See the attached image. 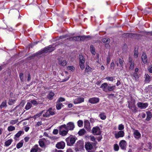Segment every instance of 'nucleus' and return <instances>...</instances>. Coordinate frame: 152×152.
I'll list each match as a JSON object with an SVG mask.
<instances>
[{
  "mask_svg": "<svg viewBox=\"0 0 152 152\" xmlns=\"http://www.w3.org/2000/svg\"><path fill=\"white\" fill-rule=\"evenodd\" d=\"M55 49V48L54 47H53L51 45H49L48 46L45 47L43 49L39 51L41 55L44 53L51 52L54 50Z\"/></svg>",
  "mask_w": 152,
  "mask_h": 152,
  "instance_id": "obj_1",
  "label": "nucleus"
},
{
  "mask_svg": "<svg viewBox=\"0 0 152 152\" xmlns=\"http://www.w3.org/2000/svg\"><path fill=\"white\" fill-rule=\"evenodd\" d=\"M62 127H64L66 130H72L75 128V125L73 122H69L67 125L64 124L61 125Z\"/></svg>",
  "mask_w": 152,
  "mask_h": 152,
  "instance_id": "obj_2",
  "label": "nucleus"
},
{
  "mask_svg": "<svg viewBox=\"0 0 152 152\" xmlns=\"http://www.w3.org/2000/svg\"><path fill=\"white\" fill-rule=\"evenodd\" d=\"M68 145L71 146L75 142L76 139L75 138L71 137H70L67 138L66 140Z\"/></svg>",
  "mask_w": 152,
  "mask_h": 152,
  "instance_id": "obj_3",
  "label": "nucleus"
},
{
  "mask_svg": "<svg viewBox=\"0 0 152 152\" xmlns=\"http://www.w3.org/2000/svg\"><path fill=\"white\" fill-rule=\"evenodd\" d=\"M79 64L80 67L82 69H84V58L81 55H79Z\"/></svg>",
  "mask_w": 152,
  "mask_h": 152,
  "instance_id": "obj_4",
  "label": "nucleus"
},
{
  "mask_svg": "<svg viewBox=\"0 0 152 152\" xmlns=\"http://www.w3.org/2000/svg\"><path fill=\"white\" fill-rule=\"evenodd\" d=\"M92 132L94 135H100L101 134V131L99 127L96 126L93 128Z\"/></svg>",
  "mask_w": 152,
  "mask_h": 152,
  "instance_id": "obj_5",
  "label": "nucleus"
},
{
  "mask_svg": "<svg viewBox=\"0 0 152 152\" xmlns=\"http://www.w3.org/2000/svg\"><path fill=\"white\" fill-rule=\"evenodd\" d=\"M64 127L61 126V125L59 127V134L62 136H65L67 134L68 130H65Z\"/></svg>",
  "mask_w": 152,
  "mask_h": 152,
  "instance_id": "obj_6",
  "label": "nucleus"
},
{
  "mask_svg": "<svg viewBox=\"0 0 152 152\" xmlns=\"http://www.w3.org/2000/svg\"><path fill=\"white\" fill-rule=\"evenodd\" d=\"M138 107L141 109H145L146 108L148 105V103H144L142 102H138L137 104Z\"/></svg>",
  "mask_w": 152,
  "mask_h": 152,
  "instance_id": "obj_7",
  "label": "nucleus"
},
{
  "mask_svg": "<svg viewBox=\"0 0 152 152\" xmlns=\"http://www.w3.org/2000/svg\"><path fill=\"white\" fill-rule=\"evenodd\" d=\"M99 101V99L97 98H91L89 99L88 102L91 104H95Z\"/></svg>",
  "mask_w": 152,
  "mask_h": 152,
  "instance_id": "obj_8",
  "label": "nucleus"
},
{
  "mask_svg": "<svg viewBox=\"0 0 152 152\" xmlns=\"http://www.w3.org/2000/svg\"><path fill=\"white\" fill-rule=\"evenodd\" d=\"M65 146V143L64 142H58L56 145V147L58 149H63Z\"/></svg>",
  "mask_w": 152,
  "mask_h": 152,
  "instance_id": "obj_9",
  "label": "nucleus"
},
{
  "mask_svg": "<svg viewBox=\"0 0 152 152\" xmlns=\"http://www.w3.org/2000/svg\"><path fill=\"white\" fill-rule=\"evenodd\" d=\"M58 64L60 65L65 66L66 65L67 62L65 60L63 59L62 58H58Z\"/></svg>",
  "mask_w": 152,
  "mask_h": 152,
  "instance_id": "obj_10",
  "label": "nucleus"
},
{
  "mask_svg": "<svg viewBox=\"0 0 152 152\" xmlns=\"http://www.w3.org/2000/svg\"><path fill=\"white\" fill-rule=\"evenodd\" d=\"M124 133L123 131H121L118 132V133L115 134V137L118 138L120 137H123L124 135Z\"/></svg>",
  "mask_w": 152,
  "mask_h": 152,
  "instance_id": "obj_11",
  "label": "nucleus"
},
{
  "mask_svg": "<svg viewBox=\"0 0 152 152\" xmlns=\"http://www.w3.org/2000/svg\"><path fill=\"white\" fill-rule=\"evenodd\" d=\"M84 99L83 98L78 97L74 101V103L75 104H77L83 102Z\"/></svg>",
  "mask_w": 152,
  "mask_h": 152,
  "instance_id": "obj_12",
  "label": "nucleus"
},
{
  "mask_svg": "<svg viewBox=\"0 0 152 152\" xmlns=\"http://www.w3.org/2000/svg\"><path fill=\"white\" fill-rule=\"evenodd\" d=\"M41 54H40L39 51L38 52L34 54H33L31 56L28 58H27L28 60H30L34 58L36 56L37 57H38Z\"/></svg>",
  "mask_w": 152,
  "mask_h": 152,
  "instance_id": "obj_13",
  "label": "nucleus"
},
{
  "mask_svg": "<svg viewBox=\"0 0 152 152\" xmlns=\"http://www.w3.org/2000/svg\"><path fill=\"white\" fill-rule=\"evenodd\" d=\"M102 41L104 43H105V47L107 48L109 47V43L110 42V39L109 38H103L102 40Z\"/></svg>",
  "mask_w": 152,
  "mask_h": 152,
  "instance_id": "obj_14",
  "label": "nucleus"
},
{
  "mask_svg": "<svg viewBox=\"0 0 152 152\" xmlns=\"http://www.w3.org/2000/svg\"><path fill=\"white\" fill-rule=\"evenodd\" d=\"M126 144V142L124 140H121L119 143L120 146L122 149H125Z\"/></svg>",
  "mask_w": 152,
  "mask_h": 152,
  "instance_id": "obj_15",
  "label": "nucleus"
},
{
  "mask_svg": "<svg viewBox=\"0 0 152 152\" xmlns=\"http://www.w3.org/2000/svg\"><path fill=\"white\" fill-rule=\"evenodd\" d=\"M84 143L81 140H79L77 142V147L79 148H82L83 147Z\"/></svg>",
  "mask_w": 152,
  "mask_h": 152,
  "instance_id": "obj_16",
  "label": "nucleus"
},
{
  "mask_svg": "<svg viewBox=\"0 0 152 152\" xmlns=\"http://www.w3.org/2000/svg\"><path fill=\"white\" fill-rule=\"evenodd\" d=\"M118 63H117V65L118 66L119 64V66L123 67L124 64V61L123 59L119 58L118 60Z\"/></svg>",
  "mask_w": 152,
  "mask_h": 152,
  "instance_id": "obj_17",
  "label": "nucleus"
},
{
  "mask_svg": "<svg viewBox=\"0 0 152 152\" xmlns=\"http://www.w3.org/2000/svg\"><path fill=\"white\" fill-rule=\"evenodd\" d=\"M51 110H52V108H50L48 110H46L45 112H45H44V113H45V114H44L43 115V117H49L50 116L49 111Z\"/></svg>",
  "mask_w": 152,
  "mask_h": 152,
  "instance_id": "obj_18",
  "label": "nucleus"
},
{
  "mask_svg": "<svg viewBox=\"0 0 152 152\" xmlns=\"http://www.w3.org/2000/svg\"><path fill=\"white\" fill-rule=\"evenodd\" d=\"M84 123L85 128L87 130H89L90 127V124L89 121L88 120H86L84 121Z\"/></svg>",
  "mask_w": 152,
  "mask_h": 152,
  "instance_id": "obj_19",
  "label": "nucleus"
},
{
  "mask_svg": "<svg viewBox=\"0 0 152 152\" xmlns=\"http://www.w3.org/2000/svg\"><path fill=\"white\" fill-rule=\"evenodd\" d=\"M141 58L142 61L144 64H146L147 62V58L146 55L145 53H143L142 56Z\"/></svg>",
  "mask_w": 152,
  "mask_h": 152,
  "instance_id": "obj_20",
  "label": "nucleus"
},
{
  "mask_svg": "<svg viewBox=\"0 0 152 152\" xmlns=\"http://www.w3.org/2000/svg\"><path fill=\"white\" fill-rule=\"evenodd\" d=\"M108 84L107 83H104L102 84L100 87L102 88V90L104 91L107 92V89Z\"/></svg>",
  "mask_w": 152,
  "mask_h": 152,
  "instance_id": "obj_21",
  "label": "nucleus"
},
{
  "mask_svg": "<svg viewBox=\"0 0 152 152\" xmlns=\"http://www.w3.org/2000/svg\"><path fill=\"white\" fill-rule=\"evenodd\" d=\"M135 35H137L136 34H124L123 35V37H129L132 38L134 37V36Z\"/></svg>",
  "mask_w": 152,
  "mask_h": 152,
  "instance_id": "obj_22",
  "label": "nucleus"
},
{
  "mask_svg": "<svg viewBox=\"0 0 152 152\" xmlns=\"http://www.w3.org/2000/svg\"><path fill=\"white\" fill-rule=\"evenodd\" d=\"M44 112H45V110H43L40 113H38L36 114L35 115H34L33 117V118L34 119H36V118L40 117L42 115V114L43 113H44Z\"/></svg>",
  "mask_w": 152,
  "mask_h": 152,
  "instance_id": "obj_23",
  "label": "nucleus"
},
{
  "mask_svg": "<svg viewBox=\"0 0 152 152\" xmlns=\"http://www.w3.org/2000/svg\"><path fill=\"white\" fill-rule=\"evenodd\" d=\"M85 148L87 150L90 149H92L93 148L92 145L89 143H88L85 145Z\"/></svg>",
  "mask_w": 152,
  "mask_h": 152,
  "instance_id": "obj_24",
  "label": "nucleus"
},
{
  "mask_svg": "<svg viewBox=\"0 0 152 152\" xmlns=\"http://www.w3.org/2000/svg\"><path fill=\"white\" fill-rule=\"evenodd\" d=\"M116 88L115 86H109L108 85L107 87V92L108 91H113Z\"/></svg>",
  "mask_w": 152,
  "mask_h": 152,
  "instance_id": "obj_25",
  "label": "nucleus"
},
{
  "mask_svg": "<svg viewBox=\"0 0 152 152\" xmlns=\"http://www.w3.org/2000/svg\"><path fill=\"white\" fill-rule=\"evenodd\" d=\"M24 133V132L22 131H20L18 132L15 135V137L14 139L15 140H17V139H16V137L18 138L19 137L21 134H23Z\"/></svg>",
  "mask_w": 152,
  "mask_h": 152,
  "instance_id": "obj_26",
  "label": "nucleus"
},
{
  "mask_svg": "<svg viewBox=\"0 0 152 152\" xmlns=\"http://www.w3.org/2000/svg\"><path fill=\"white\" fill-rule=\"evenodd\" d=\"M44 140H45L44 139H42L40 140L39 141V145L41 147H43L45 145V142Z\"/></svg>",
  "mask_w": 152,
  "mask_h": 152,
  "instance_id": "obj_27",
  "label": "nucleus"
},
{
  "mask_svg": "<svg viewBox=\"0 0 152 152\" xmlns=\"http://www.w3.org/2000/svg\"><path fill=\"white\" fill-rule=\"evenodd\" d=\"M90 50L91 52L93 55H95L96 54L95 49L92 45H91L90 46Z\"/></svg>",
  "mask_w": 152,
  "mask_h": 152,
  "instance_id": "obj_28",
  "label": "nucleus"
},
{
  "mask_svg": "<svg viewBox=\"0 0 152 152\" xmlns=\"http://www.w3.org/2000/svg\"><path fill=\"white\" fill-rule=\"evenodd\" d=\"M79 37V41H83L86 38H90V36H78Z\"/></svg>",
  "mask_w": 152,
  "mask_h": 152,
  "instance_id": "obj_29",
  "label": "nucleus"
},
{
  "mask_svg": "<svg viewBox=\"0 0 152 152\" xmlns=\"http://www.w3.org/2000/svg\"><path fill=\"white\" fill-rule=\"evenodd\" d=\"M135 137L136 138H138L140 136V134L137 130H135L134 132Z\"/></svg>",
  "mask_w": 152,
  "mask_h": 152,
  "instance_id": "obj_30",
  "label": "nucleus"
},
{
  "mask_svg": "<svg viewBox=\"0 0 152 152\" xmlns=\"http://www.w3.org/2000/svg\"><path fill=\"white\" fill-rule=\"evenodd\" d=\"M7 107V102L6 100L4 101L0 105V109H1L4 107Z\"/></svg>",
  "mask_w": 152,
  "mask_h": 152,
  "instance_id": "obj_31",
  "label": "nucleus"
},
{
  "mask_svg": "<svg viewBox=\"0 0 152 152\" xmlns=\"http://www.w3.org/2000/svg\"><path fill=\"white\" fill-rule=\"evenodd\" d=\"M147 117L146 120L147 121H149L151 117V113L149 112H147Z\"/></svg>",
  "mask_w": 152,
  "mask_h": 152,
  "instance_id": "obj_32",
  "label": "nucleus"
},
{
  "mask_svg": "<svg viewBox=\"0 0 152 152\" xmlns=\"http://www.w3.org/2000/svg\"><path fill=\"white\" fill-rule=\"evenodd\" d=\"M86 132L85 129H82L80 130L78 132V134L79 135L82 136L83 135L86 133Z\"/></svg>",
  "mask_w": 152,
  "mask_h": 152,
  "instance_id": "obj_33",
  "label": "nucleus"
},
{
  "mask_svg": "<svg viewBox=\"0 0 152 152\" xmlns=\"http://www.w3.org/2000/svg\"><path fill=\"white\" fill-rule=\"evenodd\" d=\"M62 106V104L59 102H57L56 107L58 110H60L61 109Z\"/></svg>",
  "mask_w": 152,
  "mask_h": 152,
  "instance_id": "obj_34",
  "label": "nucleus"
},
{
  "mask_svg": "<svg viewBox=\"0 0 152 152\" xmlns=\"http://www.w3.org/2000/svg\"><path fill=\"white\" fill-rule=\"evenodd\" d=\"M131 75L132 77H133L134 78V79L135 80H138L139 77L138 75L136 73H134L133 74H131Z\"/></svg>",
  "mask_w": 152,
  "mask_h": 152,
  "instance_id": "obj_35",
  "label": "nucleus"
},
{
  "mask_svg": "<svg viewBox=\"0 0 152 152\" xmlns=\"http://www.w3.org/2000/svg\"><path fill=\"white\" fill-rule=\"evenodd\" d=\"M54 93L52 92H50L49 94L48 95V98L49 99H52L53 98V97L54 96Z\"/></svg>",
  "mask_w": 152,
  "mask_h": 152,
  "instance_id": "obj_36",
  "label": "nucleus"
},
{
  "mask_svg": "<svg viewBox=\"0 0 152 152\" xmlns=\"http://www.w3.org/2000/svg\"><path fill=\"white\" fill-rule=\"evenodd\" d=\"M12 141V139H10L6 141L5 143V145L6 146H8L10 145Z\"/></svg>",
  "mask_w": 152,
  "mask_h": 152,
  "instance_id": "obj_37",
  "label": "nucleus"
},
{
  "mask_svg": "<svg viewBox=\"0 0 152 152\" xmlns=\"http://www.w3.org/2000/svg\"><path fill=\"white\" fill-rule=\"evenodd\" d=\"M38 145H35L34 146V148H32L30 152H37L38 151Z\"/></svg>",
  "mask_w": 152,
  "mask_h": 152,
  "instance_id": "obj_38",
  "label": "nucleus"
},
{
  "mask_svg": "<svg viewBox=\"0 0 152 152\" xmlns=\"http://www.w3.org/2000/svg\"><path fill=\"white\" fill-rule=\"evenodd\" d=\"M99 116L102 120H104L106 118V116L105 115L104 113H102L99 115Z\"/></svg>",
  "mask_w": 152,
  "mask_h": 152,
  "instance_id": "obj_39",
  "label": "nucleus"
},
{
  "mask_svg": "<svg viewBox=\"0 0 152 152\" xmlns=\"http://www.w3.org/2000/svg\"><path fill=\"white\" fill-rule=\"evenodd\" d=\"M145 81L147 82H149L150 81V77L148 74L145 75Z\"/></svg>",
  "mask_w": 152,
  "mask_h": 152,
  "instance_id": "obj_40",
  "label": "nucleus"
},
{
  "mask_svg": "<svg viewBox=\"0 0 152 152\" xmlns=\"http://www.w3.org/2000/svg\"><path fill=\"white\" fill-rule=\"evenodd\" d=\"M18 119H17L15 120H12L10 121V123L12 125L15 124L18 122Z\"/></svg>",
  "mask_w": 152,
  "mask_h": 152,
  "instance_id": "obj_41",
  "label": "nucleus"
},
{
  "mask_svg": "<svg viewBox=\"0 0 152 152\" xmlns=\"http://www.w3.org/2000/svg\"><path fill=\"white\" fill-rule=\"evenodd\" d=\"M7 129L9 132L12 131L15 129V128L14 126H10L8 127Z\"/></svg>",
  "mask_w": 152,
  "mask_h": 152,
  "instance_id": "obj_42",
  "label": "nucleus"
},
{
  "mask_svg": "<svg viewBox=\"0 0 152 152\" xmlns=\"http://www.w3.org/2000/svg\"><path fill=\"white\" fill-rule=\"evenodd\" d=\"M31 104L29 103L28 102L26 107V109L27 110L29 109L31 107Z\"/></svg>",
  "mask_w": 152,
  "mask_h": 152,
  "instance_id": "obj_43",
  "label": "nucleus"
},
{
  "mask_svg": "<svg viewBox=\"0 0 152 152\" xmlns=\"http://www.w3.org/2000/svg\"><path fill=\"white\" fill-rule=\"evenodd\" d=\"M91 68L89 66H86V69L85 70V71L86 72H88L91 71Z\"/></svg>",
  "mask_w": 152,
  "mask_h": 152,
  "instance_id": "obj_44",
  "label": "nucleus"
},
{
  "mask_svg": "<svg viewBox=\"0 0 152 152\" xmlns=\"http://www.w3.org/2000/svg\"><path fill=\"white\" fill-rule=\"evenodd\" d=\"M15 101V100L10 99L9 100L8 104L10 105H12L14 103Z\"/></svg>",
  "mask_w": 152,
  "mask_h": 152,
  "instance_id": "obj_45",
  "label": "nucleus"
},
{
  "mask_svg": "<svg viewBox=\"0 0 152 152\" xmlns=\"http://www.w3.org/2000/svg\"><path fill=\"white\" fill-rule=\"evenodd\" d=\"M124 128V126L123 125L121 124L119 125L118 126V129L119 130L122 131Z\"/></svg>",
  "mask_w": 152,
  "mask_h": 152,
  "instance_id": "obj_46",
  "label": "nucleus"
},
{
  "mask_svg": "<svg viewBox=\"0 0 152 152\" xmlns=\"http://www.w3.org/2000/svg\"><path fill=\"white\" fill-rule=\"evenodd\" d=\"M23 145V142H20L18 143L17 145V148H19L22 147Z\"/></svg>",
  "mask_w": 152,
  "mask_h": 152,
  "instance_id": "obj_47",
  "label": "nucleus"
},
{
  "mask_svg": "<svg viewBox=\"0 0 152 152\" xmlns=\"http://www.w3.org/2000/svg\"><path fill=\"white\" fill-rule=\"evenodd\" d=\"M73 37V41H79V39L78 36L74 37Z\"/></svg>",
  "mask_w": 152,
  "mask_h": 152,
  "instance_id": "obj_48",
  "label": "nucleus"
},
{
  "mask_svg": "<svg viewBox=\"0 0 152 152\" xmlns=\"http://www.w3.org/2000/svg\"><path fill=\"white\" fill-rule=\"evenodd\" d=\"M31 103L34 105H37L38 104V103L35 100H33L31 101Z\"/></svg>",
  "mask_w": 152,
  "mask_h": 152,
  "instance_id": "obj_49",
  "label": "nucleus"
},
{
  "mask_svg": "<svg viewBox=\"0 0 152 152\" xmlns=\"http://www.w3.org/2000/svg\"><path fill=\"white\" fill-rule=\"evenodd\" d=\"M119 147L117 144H115L114 145V149L115 151H118L119 150Z\"/></svg>",
  "mask_w": 152,
  "mask_h": 152,
  "instance_id": "obj_50",
  "label": "nucleus"
},
{
  "mask_svg": "<svg viewBox=\"0 0 152 152\" xmlns=\"http://www.w3.org/2000/svg\"><path fill=\"white\" fill-rule=\"evenodd\" d=\"M19 77L21 81L23 82V74L22 73L20 74Z\"/></svg>",
  "mask_w": 152,
  "mask_h": 152,
  "instance_id": "obj_51",
  "label": "nucleus"
},
{
  "mask_svg": "<svg viewBox=\"0 0 152 152\" xmlns=\"http://www.w3.org/2000/svg\"><path fill=\"white\" fill-rule=\"evenodd\" d=\"M105 79L110 81H113V77H106Z\"/></svg>",
  "mask_w": 152,
  "mask_h": 152,
  "instance_id": "obj_52",
  "label": "nucleus"
},
{
  "mask_svg": "<svg viewBox=\"0 0 152 152\" xmlns=\"http://www.w3.org/2000/svg\"><path fill=\"white\" fill-rule=\"evenodd\" d=\"M78 125L79 127H81L83 124V122L81 120H79L77 122Z\"/></svg>",
  "mask_w": 152,
  "mask_h": 152,
  "instance_id": "obj_53",
  "label": "nucleus"
},
{
  "mask_svg": "<svg viewBox=\"0 0 152 152\" xmlns=\"http://www.w3.org/2000/svg\"><path fill=\"white\" fill-rule=\"evenodd\" d=\"M134 63L133 62H132L131 63V64L130 66V69H133L134 68Z\"/></svg>",
  "mask_w": 152,
  "mask_h": 152,
  "instance_id": "obj_54",
  "label": "nucleus"
},
{
  "mask_svg": "<svg viewBox=\"0 0 152 152\" xmlns=\"http://www.w3.org/2000/svg\"><path fill=\"white\" fill-rule=\"evenodd\" d=\"M138 51L137 50H135L134 52V56L136 58L138 57Z\"/></svg>",
  "mask_w": 152,
  "mask_h": 152,
  "instance_id": "obj_55",
  "label": "nucleus"
},
{
  "mask_svg": "<svg viewBox=\"0 0 152 152\" xmlns=\"http://www.w3.org/2000/svg\"><path fill=\"white\" fill-rule=\"evenodd\" d=\"M52 110L53 109H52V110H50L49 111L50 115H53L55 114V113L54 112L52 111Z\"/></svg>",
  "mask_w": 152,
  "mask_h": 152,
  "instance_id": "obj_56",
  "label": "nucleus"
},
{
  "mask_svg": "<svg viewBox=\"0 0 152 152\" xmlns=\"http://www.w3.org/2000/svg\"><path fill=\"white\" fill-rule=\"evenodd\" d=\"M110 67L112 69H114V64L113 62H112L111 64Z\"/></svg>",
  "mask_w": 152,
  "mask_h": 152,
  "instance_id": "obj_57",
  "label": "nucleus"
},
{
  "mask_svg": "<svg viewBox=\"0 0 152 152\" xmlns=\"http://www.w3.org/2000/svg\"><path fill=\"white\" fill-rule=\"evenodd\" d=\"M58 131L57 129H54L53 132V133L54 134H56L58 133Z\"/></svg>",
  "mask_w": 152,
  "mask_h": 152,
  "instance_id": "obj_58",
  "label": "nucleus"
},
{
  "mask_svg": "<svg viewBox=\"0 0 152 152\" xmlns=\"http://www.w3.org/2000/svg\"><path fill=\"white\" fill-rule=\"evenodd\" d=\"M110 56H108L107 59V64H108L110 61Z\"/></svg>",
  "mask_w": 152,
  "mask_h": 152,
  "instance_id": "obj_59",
  "label": "nucleus"
},
{
  "mask_svg": "<svg viewBox=\"0 0 152 152\" xmlns=\"http://www.w3.org/2000/svg\"><path fill=\"white\" fill-rule=\"evenodd\" d=\"M67 37H68V36H67V35H63L62 36H60V39H64V38H65Z\"/></svg>",
  "mask_w": 152,
  "mask_h": 152,
  "instance_id": "obj_60",
  "label": "nucleus"
},
{
  "mask_svg": "<svg viewBox=\"0 0 152 152\" xmlns=\"http://www.w3.org/2000/svg\"><path fill=\"white\" fill-rule=\"evenodd\" d=\"M68 68L69 69H70V70L72 71L75 68L74 67L72 66H69L68 67Z\"/></svg>",
  "mask_w": 152,
  "mask_h": 152,
  "instance_id": "obj_61",
  "label": "nucleus"
},
{
  "mask_svg": "<svg viewBox=\"0 0 152 152\" xmlns=\"http://www.w3.org/2000/svg\"><path fill=\"white\" fill-rule=\"evenodd\" d=\"M65 101V99L64 98L61 97L60 98H59L58 99V101L59 102H63Z\"/></svg>",
  "mask_w": 152,
  "mask_h": 152,
  "instance_id": "obj_62",
  "label": "nucleus"
},
{
  "mask_svg": "<svg viewBox=\"0 0 152 152\" xmlns=\"http://www.w3.org/2000/svg\"><path fill=\"white\" fill-rule=\"evenodd\" d=\"M42 124V122L41 121H40V122H38L36 125V126H40Z\"/></svg>",
  "mask_w": 152,
  "mask_h": 152,
  "instance_id": "obj_63",
  "label": "nucleus"
},
{
  "mask_svg": "<svg viewBox=\"0 0 152 152\" xmlns=\"http://www.w3.org/2000/svg\"><path fill=\"white\" fill-rule=\"evenodd\" d=\"M148 71L151 73H152V67H149L148 69Z\"/></svg>",
  "mask_w": 152,
  "mask_h": 152,
  "instance_id": "obj_64",
  "label": "nucleus"
}]
</instances>
